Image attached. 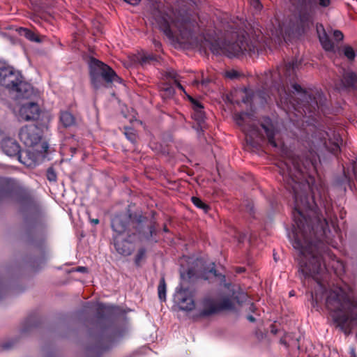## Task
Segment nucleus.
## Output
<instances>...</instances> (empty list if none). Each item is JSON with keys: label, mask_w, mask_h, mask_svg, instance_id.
Listing matches in <instances>:
<instances>
[{"label": "nucleus", "mask_w": 357, "mask_h": 357, "mask_svg": "<svg viewBox=\"0 0 357 357\" xmlns=\"http://www.w3.org/2000/svg\"><path fill=\"white\" fill-rule=\"evenodd\" d=\"M197 18L196 15L180 10L174 13V17L160 14L156 21L160 29L171 41L183 45L184 47L199 48L205 53L208 49L214 54H224L229 58L251 56L255 53V46L243 36H239L235 42H225L222 45L204 36H198Z\"/></svg>", "instance_id": "obj_1"}, {"label": "nucleus", "mask_w": 357, "mask_h": 357, "mask_svg": "<svg viewBox=\"0 0 357 357\" xmlns=\"http://www.w3.org/2000/svg\"><path fill=\"white\" fill-rule=\"evenodd\" d=\"M0 84L15 92L18 99H29L35 95L33 87L24 81L20 71L5 63H0Z\"/></svg>", "instance_id": "obj_2"}, {"label": "nucleus", "mask_w": 357, "mask_h": 357, "mask_svg": "<svg viewBox=\"0 0 357 357\" xmlns=\"http://www.w3.org/2000/svg\"><path fill=\"white\" fill-rule=\"evenodd\" d=\"M146 218L141 214H135L133 217L127 213H121L116 215L112 220V227L113 230L119 234H123L128 228V224L130 222L136 230L140 234L142 241H149L155 232L153 226L151 225L146 228L145 231L143 228L142 223Z\"/></svg>", "instance_id": "obj_3"}, {"label": "nucleus", "mask_w": 357, "mask_h": 357, "mask_svg": "<svg viewBox=\"0 0 357 357\" xmlns=\"http://www.w3.org/2000/svg\"><path fill=\"white\" fill-rule=\"evenodd\" d=\"M296 66H297V63L292 61L278 68L280 80L277 83L276 87L281 99L285 101L290 98L291 93L295 92L298 93H305L299 84L294 82L296 77Z\"/></svg>", "instance_id": "obj_4"}, {"label": "nucleus", "mask_w": 357, "mask_h": 357, "mask_svg": "<svg viewBox=\"0 0 357 357\" xmlns=\"http://www.w3.org/2000/svg\"><path fill=\"white\" fill-rule=\"evenodd\" d=\"M234 120L245 132L246 143L253 148L259 146L264 139V135L257 126L251 123L254 120L253 114L248 112L235 114Z\"/></svg>", "instance_id": "obj_5"}, {"label": "nucleus", "mask_w": 357, "mask_h": 357, "mask_svg": "<svg viewBox=\"0 0 357 357\" xmlns=\"http://www.w3.org/2000/svg\"><path fill=\"white\" fill-rule=\"evenodd\" d=\"M90 76L91 83L96 89L102 86V80L107 84L122 81L112 68L96 59H91L90 63Z\"/></svg>", "instance_id": "obj_6"}, {"label": "nucleus", "mask_w": 357, "mask_h": 357, "mask_svg": "<svg viewBox=\"0 0 357 357\" xmlns=\"http://www.w3.org/2000/svg\"><path fill=\"white\" fill-rule=\"evenodd\" d=\"M232 307V303L229 298H222L214 300L210 297H206L202 302V310L200 315L203 317L209 316L217 312L229 309Z\"/></svg>", "instance_id": "obj_7"}, {"label": "nucleus", "mask_w": 357, "mask_h": 357, "mask_svg": "<svg viewBox=\"0 0 357 357\" xmlns=\"http://www.w3.org/2000/svg\"><path fill=\"white\" fill-rule=\"evenodd\" d=\"M19 137L26 146L32 147L40 142L42 131L35 125L25 126L20 129Z\"/></svg>", "instance_id": "obj_8"}, {"label": "nucleus", "mask_w": 357, "mask_h": 357, "mask_svg": "<svg viewBox=\"0 0 357 357\" xmlns=\"http://www.w3.org/2000/svg\"><path fill=\"white\" fill-rule=\"evenodd\" d=\"M194 296L192 289L181 287L177 288L174 298L181 310L191 311L195 307Z\"/></svg>", "instance_id": "obj_9"}, {"label": "nucleus", "mask_w": 357, "mask_h": 357, "mask_svg": "<svg viewBox=\"0 0 357 357\" xmlns=\"http://www.w3.org/2000/svg\"><path fill=\"white\" fill-rule=\"evenodd\" d=\"M261 126L266 134L270 145L275 148H279L282 146V142L280 138L279 130L270 119H264L261 123Z\"/></svg>", "instance_id": "obj_10"}, {"label": "nucleus", "mask_w": 357, "mask_h": 357, "mask_svg": "<svg viewBox=\"0 0 357 357\" xmlns=\"http://www.w3.org/2000/svg\"><path fill=\"white\" fill-rule=\"evenodd\" d=\"M3 151L10 157L17 156L18 160L23 164L30 166L31 164L22 160L24 152L20 151V147L18 143L12 138H6L1 142ZM26 154V152H24Z\"/></svg>", "instance_id": "obj_11"}, {"label": "nucleus", "mask_w": 357, "mask_h": 357, "mask_svg": "<svg viewBox=\"0 0 357 357\" xmlns=\"http://www.w3.org/2000/svg\"><path fill=\"white\" fill-rule=\"evenodd\" d=\"M39 114V106L33 102L23 104L20 109V116L24 121L36 120Z\"/></svg>", "instance_id": "obj_12"}, {"label": "nucleus", "mask_w": 357, "mask_h": 357, "mask_svg": "<svg viewBox=\"0 0 357 357\" xmlns=\"http://www.w3.org/2000/svg\"><path fill=\"white\" fill-rule=\"evenodd\" d=\"M114 247L118 253L123 256H129L132 254L135 248L128 241L119 240L117 237L114 238Z\"/></svg>", "instance_id": "obj_13"}, {"label": "nucleus", "mask_w": 357, "mask_h": 357, "mask_svg": "<svg viewBox=\"0 0 357 357\" xmlns=\"http://www.w3.org/2000/svg\"><path fill=\"white\" fill-rule=\"evenodd\" d=\"M189 99L193 105L194 112L192 116L197 121L199 125L202 126L201 124L204 123L205 119V114L203 111L204 106L192 97H189Z\"/></svg>", "instance_id": "obj_14"}, {"label": "nucleus", "mask_w": 357, "mask_h": 357, "mask_svg": "<svg viewBox=\"0 0 357 357\" xmlns=\"http://www.w3.org/2000/svg\"><path fill=\"white\" fill-rule=\"evenodd\" d=\"M60 122L63 127L68 128L75 124V118L72 113L68 111H61L60 112Z\"/></svg>", "instance_id": "obj_15"}, {"label": "nucleus", "mask_w": 357, "mask_h": 357, "mask_svg": "<svg viewBox=\"0 0 357 357\" xmlns=\"http://www.w3.org/2000/svg\"><path fill=\"white\" fill-rule=\"evenodd\" d=\"M342 84L345 87H355L357 84V75L353 72H347L342 79Z\"/></svg>", "instance_id": "obj_16"}, {"label": "nucleus", "mask_w": 357, "mask_h": 357, "mask_svg": "<svg viewBox=\"0 0 357 357\" xmlns=\"http://www.w3.org/2000/svg\"><path fill=\"white\" fill-rule=\"evenodd\" d=\"M19 33L21 36H24L30 41L36 43H41L43 41L38 35L26 28H20Z\"/></svg>", "instance_id": "obj_17"}, {"label": "nucleus", "mask_w": 357, "mask_h": 357, "mask_svg": "<svg viewBox=\"0 0 357 357\" xmlns=\"http://www.w3.org/2000/svg\"><path fill=\"white\" fill-rule=\"evenodd\" d=\"M323 33L319 35V40L324 49L326 51H332L334 48V45L332 41L328 38L325 31L323 30Z\"/></svg>", "instance_id": "obj_18"}, {"label": "nucleus", "mask_w": 357, "mask_h": 357, "mask_svg": "<svg viewBox=\"0 0 357 357\" xmlns=\"http://www.w3.org/2000/svg\"><path fill=\"white\" fill-rule=\"evenodd\" d=\"M299 18L303 26H308L312 22V16L307 11L301 12L300 13Z\"/></svg>", "instance_id": "obj_19"}, {"label": "nucleus", "mask_w": 357, "mask_h": 357, "mask_svg": "<svg viewBox=\"0 0 357 357\" xmlns=\"http://www.w3.org/2000/svg\"><path fill=\"white\" fill-rule=\"evenodd\" d=\"M155 60V57L153 54L147 53H142L139 55L138 61L142 65L150 63L151 61Z\"/></svg>", "instance_id": "obj_20"}, {"label": "nucleus", "mask_w": 357, "mask_h": 357, "mask_svg": "<svg viewBox=\"0 0 357 357\" xmlns=\"http://www.w3.org/2000/svg\"><path fill=\"white\" fill-rule=\"evenodd\" d=\"M158 296L161 301L165 300V296H166V284L165 279L162 278H161L158 287Z\"/></svg>", "instance_id": "obj_21"}, {"label": "nucleus", "mask_w": 357, "mask_h": 357, "mask_svg": "<svg viewBox=\"0 0 357 357\" xmlns=\"http://www.w3.org/2000/svg\"><path fill=\"white\" fill-rule=\"evenodd\" d=\"M192 202L199 208L202 209L205 213H206L209 208V206L203 202L199 198L197 197H191Z\"/></svg>", "instance_id": "obj_22"}, {"label": "nucleus", "mask_w": 357, "mask_h": 357, "mask_svg": "<svg viewBox=\"0 0 357 357\" xmlns=\"http://www.w3.org/2000/svg\"><path fill=\"white\" fill-rule=\"evenodd\" d=\"M240 96L241 98V101L245 103L248 104L250 103L252 100V93L250 91H248L246 89H244L241 91L239 92Z\"/></svg>", "instance_id": "obj_23"}, {"label": "nucleus", "mask_w": 357, "mask_h": 357, "mask_svg": "<svg viewBox=\"0 0 357 357\" xmlns=\"http://www.w3.org/2000/svg\"><path fill=\"white\" fill-rule=\"evenodd\" d=\"M146 250L144 248H140L135 258V263L136 266H139L142 259L145 258Z\"/></svg>", "instance_id": "obj_24"}, {"label": "nucleus", "mask_w": 357, "mask_h": 357, "mask_svg": "<svg viewBox=\"0 0 357 357\" xmlns=\"http://www.w3.org/2000/svg\"><path fill=\"white\" fill-rule=\"evenodd\" d=\"M162 91L163 92L162 96H165L167 98L172 97L174 94V88L167 84H165L162 86Z\"/></svg>", "instance_id": "obj_25"}, {"label": "nucleus", "mask_w": 357, "mask_h": 357, "mask_svg": "<svg viewBox=\"0 0 357 357\" xmlns=\"http://www.w3.org/2000/svg\"><path fill=\"white\" fill-rule=\"evenodd\" d=\"M167 75L169 77H170L171 79L174 80V82L176 83L177 87L179 89L184 91L183 86L178 81V75H177V73L175 71H174V70L168 71Z\"/></svg>", "instance_id": "obj_26"}, {"label": "nucleus", "mask_w": 357, "mask_h": 357, "mask_svg": "<svg viewBox=\"0 0 357 357\" xmlns=\"http://www.w3.org/2000/svg\"><path fill=\"white\" fill-rule=\"evenodd\" d=\"M344 54L349 60L354 59L356 56L354 49L350 46H345L344 47Z\"/></svg>", "instance_id": "obj_27"}, {"label": "nucleus", "mask_w": 357, "mask_h": 357, "mask_svg": "<svg viewBox=\"0 0 357 357\" xmlns=\"http://www.w3.org/2000/svg\"><path fill=\"white\" fill-rule=\"evenodd\" d=\"M47 178L50 181H56L57 176L54 169L50 167L47 170Z\"/></svg>", "instance_id": "obj_28"}, {"label": "nucleus", "mask_w": 357, "mask_h": 357, "mask_svg": "<svg viewBox=\"0 0 357 357\" xmlns=\"http://www.w3.org/2000/svg\"><path fill=\"white\" fill-rule=\"evenodd\" d=\"M210 273H213L215 277L218 278V280L221 283L225 282V276L221 273H217L216 270L214 268V267H212L210 271Z\"/></svg>", "instance_id": "obj_29"}, {"label": "nucleus", "mask_w": 357, "mask_h": 357, "mask_svg": "<svg viewBox=\"0 0 357 357\" xmlns=\"http://www.w3.org/2000/svg\"><path fill=\"white\" fill-rule=\"evenodd\" d=\"M211 79L209 78H203L200 82V85L202 87H206L208 83L211 82ZM192 84L193 85H196V86H199V82L197 79H195L193 82H192Z\"/></svg>", "instance_id": "obj_30"}, {"label": "nucleus", "mask_w": 357, "mask_h": 357, "mask_svg": "<svg viewBox=\"0 0 357 357\" xmlns=\"http://www.w3.org/2000/svg\"><path fill=\"white\" fill-rule=\"evenodd\" d=\"M194 275V272L192 270L189 269L188 272L185 273H181V278L183 280H189L191 279L192 275Z\"/></svg>", "instance_id": "obj_31"}, {"label": "nucleus", "mask_w": 357, "mask_h": 357, "mask_svg": "<svg viewBox=\"0 0 357 357\" xmlns=\"http://www.w3.org/2000/svg\"><path fill=\"white\" fill-rule=\"evenodd\" d=\"M125 134L127 136L128 139L131 142H135L136 140V135L135 133L132 132L131 129L126 130Z\"/></svg>", "instance_id": "obj_32"}, {"label": "nucleus", "mask_w": 357, "mask_h": 357, "mask_svg": "<svg viewBox=\"0 0 357 357\" xmlns=\"http://www.w3.org/2000/svg\"><path fill=\"white\" fill-rule=\"evenodd\" d=\"M333 37L336 40L340 41L343 40L344 36L340 31L336 30L333 32Z\"/></svg>", "instance_id": "obj_33"}, {"label": "nucleus", "mask_w": 357, "mask_h": 357, "mask_svg": "<svg viewBox=\"0 0 357 357\" xmlns=\"http://www.w3.org/2000/svg\"><path fill=\"white\" fill-rule=\"evenodd\" d=\"M318 3L321 7H327L331 3V0H319Z\"/></svg>", "instance_id": "obj_34"}, {"label": "nucleus", "mask_w": 357, "mask_h": 357, "mask_svg": "<svg viewBox=\"0 0 357 357\" xmlns=\"http://www.w3.org/2000/svg\"><path fill=\"white\" fill-rule=\"evenodd\" d=\"M252 6L257 10H259L261 7V5L259 0H250Z\"/></svg>", "instance_id": "obj_35"}, {"label": "nucleus", "mask_w": 357, "mask_h": 357, "mask_svg": "<svg viewBox=\"0 0 357 357\" xmlns=\"http://www.w3.org/2000/svg\"><path fill=\"white\" fill-rule=\"evenodd\" d=\"M124 1L131 5H133V6L138 4L139 2V0H124Z\"/></svg>", "instance_id": "obj_36"}, {"label": "nucleus", "mask_w": 357, "mask_h": 357, "mask_svg": "<svg viewBox=\"0 0 357 357\" xmlns=\"http://www.w3.org/2000/svg\"><path fill=\"white\" fill-rule=\"evenodd\" d=\"M153 45H154V46H155V48H157V49L160 48V47H161V43H160V42L158 41V40H155V39H153Z\"/></svg>", "instance_id": "obj_37"}, {"label": "nucleus", "mask_w": 357, "mask_h": 357, "mask_svg": "<svg viewBox=\"0 0 357 357\" xmlns=\"http://www.w3.org/2000/svg\"><path fill=\"white\" fill-rule=\"evenodd\" d=\"M247 210L250 213H252L253 212V204L252 203H249L247 205Z\"/></svg>", "instance_id": "obj_38"}, {"label": "nucleus", "mask_w": 357, "mask_h": 357, "mask_svg": "<svg viewBox=\"0 0 357 357\" xmlns=\"http://www.w3.org/2000/svg\"><path fill=\"white\" fill-rule=\"evenodd\" d=\"M311 107H312L313 110H315L317 108H319V106L318 105V102L317 100L316 101H313L312 105H311Z\"/></svg>", "instance_id": "obj_39"}, {"label": "nucleus", "mask_w": 357, "mask_h": 357, "mask_svg": "<svg viewBox=\"0 0 357 357\" xmlns=\"http://www.w3.org/2000/svg\"><path fill=\"white\" fill-rule=\"evenodd\" d=\"M48 148H49V146H48V144H47V142H43V143L42 144V149H43V151H44V152H47V151Z\"/></svg>", "instance_id": "obj_40"}, {"label": "nucleus", "mask_w": 357, "mask_h": 357, "mask_svg": "<svg viewBox=\"0 0 357 357\" xmlns=\"http://www.w3.org/2000/svg\"><path fill=\"white\" fill-rule=\"evenodd\" d=\"M77 271H79V272H86L87 271V268L84 266H79L77 268Z\"/></svg>", "instance_id": "obj_41"}, {"label": "nucleus", "mask_w": 357, "mask_h": 357, "mask_svg": "<svg viewBox=\"0 0 357 357\" xmlns=\"http://www.w3.org/2000/svg\"><path fill=\"white\" fill-rule=\"evenodd\" d=\"M227 77H229L230 78H234L236 77V72H228L227 73Z\"/></svg>", "instance_id": "obj_42"}, {"label": "nucleus", "mask_w": 357, "mask_h": 357, "mask_svg": "<svg viewBox=\"0 0 357 357\" xmlns=\"http://www.w3.org/2000/svg\"><path fill=\"white\" fill-rule=\"evenodd\" d=\"M247 319L251 322H254L255 321V319L252 315L248 316Z\"/></svg>", "instance_id": "obj_43"}, {"label": "nucleus", "mask_w": 357, "mask_h": 357, "mask_svg": "<svg viewBox=\"0 0 357 357\" xmlns=\"http://www.w3.org/2000/svg\"><path fill=\"white\" fill-rule=\"evenodd\" d=\"M91 222L95 224V225H97L99 223V220L98 219H92L91 220Z\"/></svg>", "instance_id": "obj_44"}, {"label": "nucleus", "mask_w": 357, "mask_h": 357, "mask_svg": "<svg viewBox=\"0 0 357 357\" xmlns=\"http://www.w3.org/2000/svg\"><path fill=\"white\" fill-rule=\"evenodd\" d=\"M351 357H356V354H355V351L354 349H351Z\"/></svg>", "instance_id": "obj_45"}, {"label": "nucleus", "mask_w": 357, "mask_h": 357, "mask_svg": "<svg viewBox=\"0 0 357 357\" xmlns=\"http://www.w3.org/2000/svg\"><path fill=\"white\" fill-rule=\"evenodd\" d=\"M243 271H245V268H238L237 269V272H238V273H242V272H243Z\"/></svg>", "instance_id": "obj_46"}, {"label": "nucleus", "mask_w": 357, "mask_h": 357, "mask_svg": "<svg viewBox=\"0 0 357 357\" xmlns=\"http://www.w3.org/2000/svg\"><path fill=\"white\" fill-rule=\"evenodd\" d=\"M250 309L251 310H253V309H254V305H253V304H251V305H250Z\"/></svg>", "instance_id": "obj_47"}, {"label": "nucleus", "mask_w": 357, "mask_h": 357, "mask_svg": "<svg viewBox=\"0 0 357 357\" xmlns=\"http://www.w3.org/2000/svg\"><path fill=\"white\" fill-rule=\"evenodd\" d=\"M2 135V131L0 130V137Z\"/></svg>", "instance_id": "obj_48"}]
</instances>
